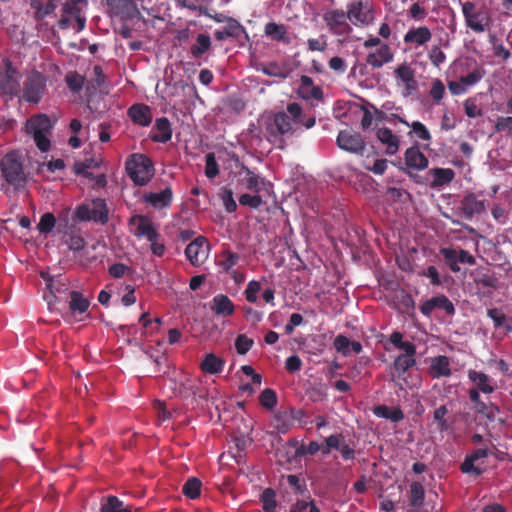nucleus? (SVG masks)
Listing matches in <instances>:
<instances>
[{
    "label": "nucleus",
    "instance_id": "obj_1",
    "mask_svg": "<svg viewBox=\"0 0 512 512\" xmlns=\"http://www.w3.org/2000/svg\"><path fill=\"white\" fill-rule=\"evenodd\" d=\"M315 123L314 116L304 115L300 104L292 102L287 105V112H277L265 120L264 133L275 148L285 150L286 137L295 135L300 126L310 129Z\"/></svg>",
    "mask_w": 512,
    "mask_h": 512
},
{
    "label": "nucleus",
    "instance_id": "obj_2",
    "mask_svg": "<svg viewBox=\"0 0 512 512\" xmlns=\"http://www.w3.org/2000/svg\"><path fill=\"white\" fill-rule=\"evenodd\" d=\"M0 169L5 181L19 190L24 188L29 179L22 157L16 152L7 153L0 161Z\"/></svg>",
    "mask_w": 512,
    "mask_h": 512
},
{
    "label": "nucleus",
    "instance_id": "obj_3",
    "mask_svg": "<svg viewBox=\"0 0 512 512\" xmlns=\"http://www.w3.org/2000/svg\"><path fill=\"white\" fill-rule=\"evenodd\" d=\"M125 169L129 178L138 186L146 185L154 176L153 162L144 154L130 155L125 162Z\"/></svg>",
    "mask_w": 512,
    "mask_h": 512
},
{
    "label": "nucleus",
    "instance_id": "obj_4",
    "mask_svg": "<svg viewBox=\"0 0 512 512\" xmlns=\"http://www.w3.org/2000/svg\"><path fill=\"white\" fill-rule=\"evenodd\" d=\"M87 5V0H67L61 8V17L58 20V27L67 30L72 27V20H75V30L81 32L86 27V17L80 5Z\"/></svg>",
    "mask_w": 512,
    "mask_h": 512
},
{
    "label": "nucleus",
    "instance_id": "obj_5",
    "mask_svg": "<svg viewBox=\"0 0 512 512\" xmlns=\"http://www.w3.org/2000/svg\"><path fill=\"white\" fill-rule=\"evenodd\" d=\"M347 17L355 26H367L374 20L372 4L369 0H355L347 4Z\"/></svg>",
    "mask_w": 512,
    "mask_h": 512
},
{
    "label": "nucleus",
    "instance_id": "obj_6",
    "mask_svg": "<svg viewBox=\"0 0 512 512\" xmlns=\"http://www.w3.org/2000/svg\"><path fill=\"white\" fill-rule=\"evenodd\" d=\"M46 88V79L38 71H32L24 82L22 98L28 103L40 102Z\"/></svg>",
    "mask_w": 512,
    "mask_h": 512
},
{
    "label": "nucleus",
    "instance_id": "obj_7",
    "mask_svg": "<svg viewBox=\"0 0 512 512\" xmlns=\"http://www.w3.org/2000/svg\"><path fill=\"white\" fill-rule=\"evenodd\" d=\"M19 88L18 71L8 58L3 59L0 62V91L14 96L18 94Z\"/></svg>",
    "mask_w": 512,
    "mask_h": 512
},
{
    "label": "nucleus",
    "instance_id": "obj_8",
    "mask_svg": "<svg viewBox=\"0 0 512 512\" xmlns=\"http://www.w3.org/2000/svg\"><path fill=\"white\" fill-rule=\"evenodd\" d=\"M323 20L330 32L337 36H346L352 32L347 13L341 9H333L324 13Z\"/></svg>",
    "mask_w": 512,
    "mask_h": 512
},
{
    "label": "nucleus",
    "instance_id": "obj_9",
    "mask_svg": "<svg viewBox=\"0 0 512 512\" xmlns=\"http://www.w3.org/2000/svg\"><path fill=\"white\" fill-rule=\"evenodd\" d=\"M461 6L466 26L475 33H483L488 26L489 19L482 17L473 2L467 1L462 3Z\"/></svg>",
    "mask_w": 512,
    "mask_h": 512
},
{
    "label": "nucleus",
    "instance_id": "obj_10",
    "mask_svg": "<svg viewBox=\"0 0 512 512\" xmlns=\"http://www.w3.org/2000/svg\"><path fill=\"white\" fill-rule=\"evenodd\" d=\"M129 225L133 227V234L137 238L145 237L148 241H154L159 237V233L148 216H132L129 220Z\"/></svg>",
    "mask_w": 512,
    "mask_h": 512
},
{
    "label": "nucleus",
    "instance_id": "obj_11",
    "mask_svg": "<svg viewBox=\"0 0 512 512\" xmlns=\"http://www.w3.org/2000/svg\"><path fill=\"white\" fill-rule=\"evenodd\" d=\"M337 145L340 149L354 154H362L365 150V141L359 133L342 130L337 136Z\"/></svg>",
    "mask_w": 512,
    "mask_h": 512
},
{
    "label": "nucleus",
    "instance_id": "obj_12",
    "mask_svg": "<svg viewBox=\"0 0 512 512\" xmlns=\"http://www.w3.org/2000/svg\"><path fill=\"white\" fill-rule=\"evenodd\" d=\"M416 364L414 357L399 355L394 361V369L396 372L392 374V380L400 390H404L408 385L405 373Z\"/></svg>",
    "mask_w": 512,
    "mask_h": 512
},
{
    "label": "nucleus",
    "instance_id": "obj_13",
    "mask_svg": "<svg viewBox=\"0 0 512 512\" xmlns=\"http://www.w3.org/2000/svg\"><path fill=\"white\" fill-rule=\"evenodd\" d=\"M434 309L444 310L450 316L455 314L454 304L445 295L432 297L420 306V311L425 316H429Z\"/></svg>",
    "mask_w": 512,
    "mask_h": 512
},
{
    "label": "nucleus",
    "instance_id": "obj_14",
    "mask_svg": "<svg viewBox=\"0 0 512 512\" xmlns=\"http://www.w3.org/2000/svg\"><path fill=\"white\" fill-rule=\"evenodd\" d=\"M241 35H243L246 40H249V34L245 27L234 18H228L226 26L222 30H217L214 33L215 39L218 41H223L227 38L236 39Z\"/></svg>",
    "mask_w": 512,
    "mask_h": 512
},
{
    "label": "nucleus",
    "instance_id": "obj_15",
    "mask_svg": "<svg viewBox=\"0 0 512 512\" xmlns=\"http://www.w3.org/2000/svg\"><path fill=\"white\" fill-rule=\"evenodd\" d=\"M394 54L391 51L390 46L387 43L381 44V46L374 52H370L366 56V63L373 69H379L385 64L392 62Z\"/></svg>",
    "mask_w": 512,
    "mask_h": 512
},
{
    "label": "nucleus",
    "instance_id": "obj_16",
    "mask_svg": "<svg viewBox=\"0 0 512 512\" xmlns=\"http://www.w3.org/2000/svg\"><path fill=\"white\" fill-rule=\"evenodd\" d=\"M460 209L467 220L485 211L484 201L479 200L475 194L466 195L460 202Z\"/></svg>",
    "mask_w": 512,
    "mask_h": 512
},
{
    "label": "nucleus",
    "instance_id": "obj_17",
    "mask_svg": "<svg viewBox=\"0 0 512 512\" xmlns=\"http://www.w3.org/2000/svg\"><path fill=\"white\" fill-rule=\"evenodd\" d=\"M171 137L172 128L168 118H157L152 128L150 139L156 143H166L171 140Z\"/></svg>",
    "mask_w": 512,
    "mask_h": 512
},
{
    "label": "nucleus",
    "instance_id": "obj_18",
    "mask_svg": "<svg viewBox=\"0 0 512 512\" xmlns=\"http://www.w3.org/2000/svg\"><path fill=\"white\" fill-rule=\"evenodd\" d=\"M127 114L134 124L142 127H147L152 122L151 108L145 104H133Z\"/></svg>",
    "mask_w": 512,
    "mask_h": 512
},
{
    "label": "nucleus",
    "instance_id": "obj_19",
    "mask_svg": "<svg viewBox=\"0 0 512 512\" xmlns=\"http://www.w3.org/2000/svg\"><path fill=\"white\" fill-rule=\"evenodd\" d=\"M294 420L293 410H279L274 413L270 426L278 433L285 434L292 428Z\"/></svg>",
    "mask_w": 512,
    "mask_h": 512
},
{
    "label": "nucleus",
    "instance_id": "obj_20",
    "mask_svg": "<svg viewBox=\"0 0 512 512\" xmlns=\"http://www.w3.org/2000/svg\"><path fill=\"white\" fill-rule=\"evenodd\" d=\"M432 39V33L426 26L412 27L403 37L405 44H414L416 46H423Z\"/></svg>",
    "mask_w": 512,
    "mask_h": 512
},
{
    "label": "nucleus",
    "instance_id": "obj_21",
    "mask_svg": "<svg viewBox=\"0 0 512 512\" xmlns=\"http://www.w3.org/2000/svg\"><path fill=\"white\" fill-rule=\"evenodd\" d=\"M144 200L156 209L167 208L172 203L173 192L171 187H166L160 192H150L145 194Z\"/></svg>",
    "mask_w": 512,
    "mask_h": 512
},
{
    "label": "nucleus",
    "instance_id": "obj_22",
    "mask_svg": "<svg viewBox=\"0 0 512 512\" xmlns=\"http://www.w3.org/2000/svg\"><path fill=\"white\" fill-rule=\"evenodd\" d=\"M26 128L29 134H49L53 125L46 114H39L27 121Z\"/></svg>",
    "mask_w": 512,
    "mask_h": 512
},
{
    "label": "nucleus",
    "instance_id": "obj_23",
    "mask_svg": "<svg viewBox=\"0 0 512 512\" xmlns=\"http://www.w3.org/2000/svg\"><path fill=\"white\" fill-rule=\"evenodd\" d=\"M206 238L198 236L192 242H190L185 248V256L193 266H198L203 262L204 254L203 246L206 244Z\"/></svg>",
    "mask_w": 512,
    "mask_h": 512
},
{
    "label": "nucleus",
    "instance_id": "obj_24",
    "mask_svg": "<svg viewBox=\"0 0 512 512\" xmlns=\"http://www.w3.org/2000/svg\"><path fill=\"white\" fill-rule=\"evenodd\" d=\"M240 260V255L236 252H232L229 249H225L220 252L217 257L216 264L219 266L224 272L230 273L233 275L234 279H237V272L232 271L233 267H235Z\"/></svg>",
    "mask_w": 512,
    "mask_h": 512
},
{
    "label": "nucleus",
    "instance_id": "obj_25",
    "mask_svg": "<svg viewBox=\"0 0 512 512\" xmlns=\"http://www.w3.org/2000/svg\"><path fill=\"white\" fill-rule=\"evenodd\" d=\"M405 164L414 170H423L428 166L427 157L420 151L419 147L413 146L405 152Z\"/></svg>",
    "mask_w": 512,
    "mask_h": 512
},
{
    "label": "nucleus",
    "instance_id": "obj_26",
    "mask_svg": "<svg viewBox=\"0 0 512 512\" xmlns=\"http://www.w3.org/2000/svg\"><path fill=\"white\" fill-rule=\"evenodd\" d=\"M429 373L434 379L449 377L452 373L449 358L444 355L433 358L429 367Z\"/></svg>",
    "mask_w": 512,
    "mask_h": 512
},
{
    "label": "nucleus",
    "instance_id": "obj_27",
    "mask_svg": "<svg viewBox=\"0 0 512 512\" xmlns=\"http://www.w3.org/2000/svg\"><path fill=\"white\" fill-rule=\"evenodd\" d=\"M377 139L386 146V152L389 155H394L399 150V138L386 127L379 128L376 132Z\"/></svg>",
    "mask_w": 512,
    "mask_h": 512
},
{
    "label": "nucleus",
    "instance_id": "obj_28",
    "mask_svg": "<svg viewBox=\"0 0 512 512\" xmlns=\"http://www.w3.org/2000/svg\"><path fill=\"white\" fill-rule=\"evenodd\" d=\"M264 34L265 36L271 38L274 41L289 43L290 39L288 38V29L284 24H278L276 22H268L264 26Z\"/></svg>",
    "mask_w": 512,
    "mask_h": 512
},
{
    "label": "nucleus",
    "instance_id": "obj_29",
    "mask_svg": "<svg viewBox=\"0 0 512 512\" xmlns=\"http://www.w3.org/2000/svg\"><path fill=\"white\" fill-rule=\"evenodd\" d=\"M54 292L48 291L47 294H44V299L46 300L48 307L51 311L58 310L62 311V308L55 307L58 303L61 302L60 294H68L69 289L66 283H62L59 280H55V286L53 288Z\"/></svg>",
    "mask_w": 512,
    "mask_h": 512
},
{
    "label": "nucleus",
    "instance_id": "obj_30",
    "mask_svg": "<svg viewBox=\"0 0 512 512\" xmlns=\"http://www.w3.org/2000/svg\"><path fill=\"white\" fill-rule=\"evenodd\" d=\"M212 47L211 37L206 33L197 35L195 43L190 47V54L194 59H201Z\"/></svg>",
    "mask_w": 512,
    "mask_h": 512
},
{
    "label": "nucleus",
    "instance_id": "obj_31",
    "mask_svg": "<svg viewBox=\"0 0 512 512\" xmlns=\"http://www.w3.org/2000/svg\"><path fill=\"white\" fill-rule=\"evenodd\" d=\"M468 378L476 386L475 389L480 392L490 394L494 391V386L490 383L491 381L487 374L476 370H469Z\"/></svg>",
    "mask_w": 512,
    "mask_h": 512
},
{
    "label": "nucleus",
    "instance_id": "obj_32",
    "mask_svg": "<svg viewBox=\"0 0 512 512\" xmlns=\"http://www.w3.org/2000/svg\"><path fill=\"white\" fill-rule=\"evenodd\" d=\"M69 295V311L72 315L77 314H83L85 313L89 308V301L87 298H85L82 293L78 291H70L68 292Z\"/></svg>",
    "mask_w": 512,
    "mask_h": 512
},
{
    "label": "nucleus",
    "instance_id": "obj_33",
    "mask_svg": "<svg viewBox=\"0 0 512 512\" xmlns=\"http://www.w3.org/2000/svg\"><path fill=\"white\" fill-rule=\"evenodd\" d=\"M211 309L217 315L229 316L234 312V305L228 296L218 294L212 300Z\"/></svg>",
    "mask_w": 512,
    "mask_h": 512
},
{
    "label": "nucleus",
    "instance_id": "obj_34",
    "mask_svg": "<svg viewBox=\"0 0 512 512\" xmlns=\"http://www.w3.org/2000/svg\"><path fill=\"white\" fill-rule=\"evenodd\" d=\"M225 361L215 355L214 353H208L202 360L200 368L203 372L209 374H218L222 372Z\"/></svg>",
    "mask_w": 512,
    "mask_h": 512
},
{
    "label": "nucleus",
    "instance_id": "obj_35",
    "mask_svg": "<svg viewBox=\"0 0 512 512\" xmlns=\"http://www.w3.org/2000/svg\"><path fill=\"white\" fill-rule=\"evenodd\" d=\"M429 173L433 177L432 188L442 187L450 183L455 177V172L450 168H433Z\"/></svg>",
    "mask_w": 512,
    "mask_h": 512
},
{
    "label": "nucleus",
    "instance_id": "obj_36",
    "mask_svg": "<svg viewBox=\"0 0 512 512\" xmlns=\"http://www.w3.org/2000/svg\"><path fill=\"white\" fill-rule=\"evenodd\" d=\"M242 171L246 173V189L249 191H252L253 193L259 194V192L264 189L266 186V181L264 178L260 177L259 175L255 174L252 170H250L247 166L244 164L241 165Z\"/></svg>",
    "mask_w": 512,
    "mask_h": 512
},
{
    "label": "nucleus",
    "instance_id": "obj_37",
    "mask_svg": "<svg viewBox=\"0 0 512 512\" xmlns=\"http://www.w3.org/2000/svg\"><path fill=\"white\" fill-rule=\"evenodd\" d=\"M373 413L380 418L391 420L392 422H401L405 415L399 407L390 408L386 405H378L373 409Z\"/></svg>",
    "mask_w": 512,
    "mask_h": 512
},
{
    "label": "nucleus",
    "instance_id": "obj_38",
    "mask_svg": "<svg viewBox=\"0 0 512 512\" xmlns=\"http://www.w3.org/2000/svg\"><path fill=\"white\" fill-rule=\"evenodd\" d=\"M100 512H132L118 497L108 495L101 501Z\"/></svg>",
    "mask_w": 512,
    "mask_h": 512
},
{
    "label": "nucleus",
    "instance_id": "obj_39",
    "mask_svg": "<svg viewBox=\"0 0 512 512\" xmlns=\"http://www.w3.org/2000/svg\"><path fill=\"white\" fill-rule=\"evenodd\" d=\"M425 490L421 483L412 482L409 489V502L414 508H420L424 504Z\"/></svg>",
    "mask_w": 512,
    "mask_h": 512
},
{
    "label": "nucleus",
    "instance_id": "obj_40",
    "mask_svg": "<svg viewBox=\"0 0 512 512\" xmlns=\"http://www.w3.org/2000/svg\"><path fill=\"white\" fill-rule=\"evenodd\" d=\"M398 120H399L400 123L405 124L406 126L411 127L412 128V132L415 134V136L418 139H420L422 141H426V142H430L431 141L432 137H431V134H430L429 130L420 121H414V122H412L410 124L405 119H403L401 117H398Z\"/></svg>",
    "mask_w": 512,
    "mask_h": 512
},
{
    "label": "nucleus",
    "instance_id": "obj_41",
    "mask_svg": "<svg viewBox=\"0 0 512 512\" xmlns=\"http://www.w3.org/2000/svg\"><path fill=\"white\" fill-rule=\"evenodd\" d=\"M201 481L196 477H190L182 487V493L189 499H196L201 494Z\"/></svg>",
    "mask_w": 512,
    "mask_h": 512
},
{
    "label": "nucleus",
    "instance_id": "obj_42",
    "mask_svg": "<svg viewBox=\"0 0 512 512\" xmlns=\"http://www.w3.org/2000/svg\"><path fill=\"white\" fill-rule=\"evenodd\" d=\"M264 512H275L277 507L276 493L271 488H266L260 497Z\"/></svg>",
    "mask_w": 512,
    "mask_h": 512
},
{
    "label": "nucleus",
    "instance_id": "obj_43",
    "mask_svg": "<svg viewBox=\"0 0 512 512\" xmlns=\"http://www.w3.org/2000/svg\"><path fill=\"white\" fill-rule=\"evenodd\" d=\"M440 254L442 255L445 263L447 264V266L449 267V269L452 272L457 273V272L460 271V267L458 265V258H457V250L456 249L448 248V247L441 248L440 249Z\"/></svg>",
    "mask_w": 512,
    "mask_h": 512
},
{
    "label": "nucleus",
    "instance_id": "obj_44",
    "mask_svg": "<svg viewBox=\"0 0 512 512\" xmlns=\"http://www.w3.org/2000/svg\"><path fill=\"white\" fill-rule=\"evenodd\" d=\"M92 208V220L98 221L101 223H106L108 221V209L104 200L97 199L93 201Z\"/></svg>",
    "mask_w": 512,
    "mask_h": 512
},
{
    "label": "nucleus",
    "instance_id": "obj_45",
    "mask_svg": "<svg viewBox=\"0 0 512 512\" xmlns=\"http://www.w3.org/2000/svg\"><path fill=\"white\" fill-rule=\"evenodd\" d=\"M66 84L68 88L75 93H78L82 90L85 78L78 74L77 72H69L65 77Z\"/></svg>",
    "mask_w": 512,
    "mask_h": 512
},
{
    "label": "nucleus",
    "instance_id": "obj_46",
    "mask_svg": "<svg viewBox=\"0 0 512 512\" xmlns=\"http://www.w3.org/2000/svg\"><path fill=\"white\" fill-rule=\"evenodd\" d=\"M220 198L223 202V205L225 207V210L228 212V213H233L236 211L237 209V204L233 198V191L232 189L228 188V187H222L221 190H220Z\"/></svg>",
    "mask_w": 512,
    "mask_h": 512
},
{
    "label": "nucleus",
    "instance_id": "obj_47",
    "mask_svg": "<svg viewBox=\"0 0 512 512\" xmlns=\"http://www.w3.org/2000/svg\"><path fill=\"white\" fill-rule=\"evenodd\" d=\"M56 225V218L52 213H45L41 216L40 221L37 225V229L42 234H48L52 232Z\"/></svg>",
    "mask_w": 512,
    "mask_h": 512
},
{
    "label": "nucleus",
    "instance_id": "obj_48",
    "mask_svg": "<svg viewBox=\"0 0 512 512\" xmlns=\"http://www.w3.org/2000/svg\"><path fill=\"white\" fill-rule=\"evenodd\" d=\"M277 394L273 389H264L260 396V404L266 409H273L277 405Z\"/></svg>",
    "mask_w": 512,
    "mask_h": 512
},
{
    "label": "nucleus",
    "instance_id": "obj_49",
    "mask_svg": "<svg viewBox=\"0 0 512 512\" xmlns=\"http://www.w3.org/2000/svg\"><path fill=\"white\" fill-rule=\"evenodd\" d=\"M396 77L403 83L410 82L413 85L415 79V71L407 64L398 66L395 70Z\"/></svg>",
    "mask_w": 512,
    "mask_h": 512
},
{
    "label": "nucleus",
    "instance_id": "obj_50",
    "mask_svg": "<svg viewBox=\"0 0 512 512\" xmlns=\"http://www.w3.org/2000/svg\"><path fill=\"white\" fill-rule=\"evenodd\" d=\"M476 412L485 416L489 421H494L499 414V408L494 404H486L483 401L475 408Z\"/></svg>",
    "mask_w": 512,
    "mask_h": 512
},
{
    "label": "nucleus",
    "instance_id": "obj_51",
    "mask_svg": "<svg viewBox=\"0 0 512 512\" xmlns=\"http://www.w3.org/2000/svg\"><path fill=\"white\" fill-rule=\"evenodd\" d=\"M484 74L485 72L481 68H476L467 75L461 76L459 80L468 88L478 83L483 78Z\"/></svg>",
    "mask_w": 512,
    "mask_h": 512
},
{
    "label": "nucleus",
    "instance_id": "obj_52",
    "mask_svg": "<svg viewBox=\"0 0 512 512\" xmlns=\"http://www.w3.org/2000/svg\"><path fill=\"white\" fill-rule=\"evenodd\" d=\"M239 203L242 206H248L252 209H258L263 204V200L262 197L257 193H255L254 195L246 193L242 194L239 197Z\"/></svg>",
    "mask_w": 512,
    "mask_h": 512
},
{
    "label": "nucleus",
    "instance_id": "obj_53",
    "mask_svg": "<svg viewBox=\"0 0 512 512\" xmlns=\"http://www.w3.org/2000/svg\"><path fill=\"white\" fill-rule=\"evenodd\" d=\"M205 159H206L205 175L209 179L215 178L219 174V166L216 161L214 153L206 154Z\"/></svg>",
    "mask_w": 512,
    "mask_h": 512
},
{
    "label": "nucleus",
    "instance_id": "obj_54",
    "mask_svg": "<svg viewBox=\"0 0 512 512\" xmlns=\"http://www.w3.org/2000/svg\"><path fill=\"white\" fill-rule=\"evenodd\" d=\"M253 340L244 334H240L235 339V348L238 354L245 355L253 346Z\"/></svg>",
    "mask_w": 512,
    "mask_h": 512
},
{
    "label": "nucleus",
    "instance_id": "obj_55",
    "mask_svg": "<svg viewBox=\"0 0 512 512\" xmlns=\"http://www.w3.org/2000/svg\"><path fill=\"white\" fill-rule=\"evenodd\" d=\"M445 94V86L440 79H435L432 82V87L430 89V96L436 104H439L443 99Z\"/></svg>",
    "mask_w": 512,
    "mask_h": 512
},
{
    "label": "nucleus",
    "instance_id": "obj_56",
    "mask_svg": "<svg viewBox=\"0 0 512 512\" xmlns=\"http://www.w3.org/2000/svg\"><path fill=\"white\" fill-rule=\"evenodd\" d=\"M428 57L431 63L437 68L446 60V55L439 46H433L428 52Z\"/></svg>",
    "mask_w": 512,
    "mask_h": 512
},
{
    "label": "nucleus",
    "instance_id": "obj_57",
    "mask_svg": "<svg viewBox=\"0 0 512 512\" xmlns=\"http://www.w3.org/2000/svg\"><path fill=\"white\" fill-rule=\"evenodd\" d=\"M460 469L465 474H473L475 476H480L483 473L481 468L475 466V461L469 455L466 456Z\"/></svg>",
    "mask_w": 512,
    "mask_h": 512
},
{
    "label": "nucleus",
    "instance_id": "obj_58",
    "mask_svg": "<svg viewBox=\"0 0 512 512\" xmlns=\"http://www.w3.org/2000/svg\"><path fill=\"white\" fill-rule=\"evenodd\" d=\"M448 413V409L445 405L439 406L437 409H435L433 413V418L437 422L438 428L443 431L448 428L447 421L445 420V416Z\"/></svg>",
    "mask_w": 512,
    "mask_h": 512
},
{
    "label": "nucleus",
    "instance_id": "obj_59",
    "mask_svg": "<svg viewBox=\"0 0 512 512\" xmlns=\"http://www.w3.org/2000/svg\"><path fill=\"white\" fill-rule=\"evenodd\" d=\"M488 317L493 321L495 328L505 327L506 315L498 308L487 310Z\"/></svg>",
    "mask_w": 512,
    "mask_h": 512
},
{
    "label": "nucleus",
    "instance_id": "obj_60",
    "mask_svg": "<svg viewBox=\"0 0 512 512\" xmlns=\"http://www.w3.org/2000/svg\"><path fill=\"white\" fill-rule=\"evenodd\" d=\"M261 290V285L258 281L252 280L248 283L245 290L246 300L250 303H255L257 301V293Z\"/></svg>",
    "mask_w": 512,
    "mask_h": 512
},
{
    "label": "nucleus",
    "instance_id": "obj_61",
    "mask_svg": "<svg viewBox=\"0 0 512 512\" xmlns=\"http://www.w3.org/2000/svg\"><path fill=\"white\" fill-rule=\"evenodd\" d=\"M308 50L324 52L327 48V40L325 35H321L319 38H309L307 40Z\"/></svg>",
    "mask_w": 512,
    "mask_h": 512
},
{
    "label": "nucleus",
    "instance_id": "obj_62",
    "mask_svg": "<svg viewBox=\"0 0 512 512\" xmlns=\"http://www.w3.org/2000/svg\"><path fill=\"white\" fill-rule=\"evenodd\" d=\"M334 348L344 356L349 354L350 340L344 335H338L333 342Z\"/></svg>",
    "mask_w": 512,
    "mask_h": 512
},
{
    "label": "nucleus",
    "instance_id": "obj_63",
    "mask_svg": "<svg viewBox=\"0 0 512 512\" xmlns=\"http://www.w3.org/2000/svg\"><path fill=\"white\" fill-rule=\"evenodd\" d=\"M465 114L469 118H476L482 115V110L478 107L475 99L468 98L464 103Z\"/></svg>",
    "mask_w": 512,
    "mask_h": 512
},
{
    "label": "nucleus",
    "instance_id": "obj_64",
    "mask_svg": "<svg viewBox=\"0 0 512 512\" xmlns=\"http://www.w3.org/2000/svg\"><path fill=\"white\" fill-rule=\"evenodd\" d=\"M495 132L510 131L512 132V116L499 117L496 121Z\"/></svg>",
    "mask_w": 512,
    "mask_h": 512
}]
</instances>
